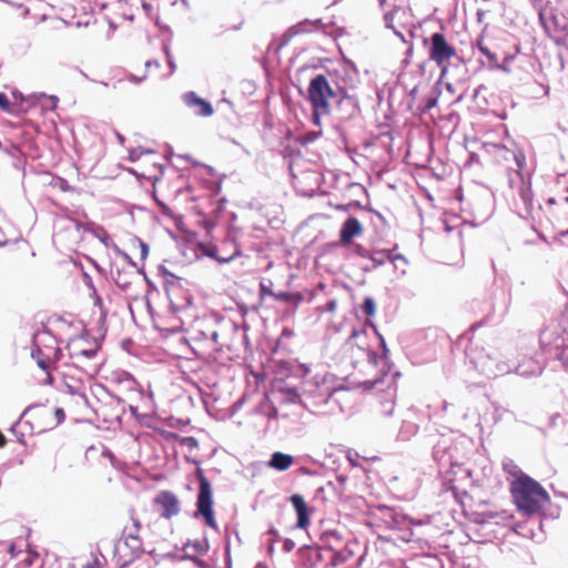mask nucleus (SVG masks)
I'll return each mask as SVG.
<instances>
[{"instance_id": "1", "label": "nucleus", "mask_w": 568, "mask_h": 568, "mask_svg": "<svg viewBox=\"0 0 568 568\" xmlns=\"http://www.w3.org/2000/svg\"><path fill=\"white\" fill-rule=\"evenodd\" d=\"M510 493L517 508L528 516L539 514L549 500L545 488L529 476L514 479L510 484Z\"/></svg>"}, {"instance_id": "2", "label": "nucleus", "mask_w": 568, "mask_h": 568, "mask_svg": "<svg viewBox=\"0 0 568 568\" xmlns=\"http://www.w3.org/2000/svg\"><path fill=\"white\" fill-rule=\"evenodd\" d=\"M32 357L38 366L47 373V381L52 383V371H59L58 365L62 352L57 338L48 331L39 332L33 337Z\"/></svg>"}, {"instance_id": "3", "label": "nucleus", "mask_w": 568, "mask_h": 568, "mask_svg": "<svg viewBox=\"0 0 568 568\" xmlns=\"http://www.w3.org/2000/svg\"><path fill=\"white\" fill-rule=\"evenodd\" d=\"M335 98L336 93L324 74H317L310 81L306 99L311 104L315 124L321 123V116L331 113L332 100Z\"/></svg>"}, {"instance_id": "4", "label": "nucleus", "mask_w": 568, "mask_h": 568, "mask_svg": "<svg viewBox=\"0 0 568 568\" xmlns=\"http://www.w3.org/2000/svg\"><path fill=\"white\" fill-rule=\"evenodd\" d=\"M23 416L36 433H44L59 426L65 418L63 408L47 404L28 407Z\"/></svg>"}, {"instance_id": "5", "label": "nucleus", "mask_w": 568, "mask_h": 568, "mask_svg": "<svg viewBox=\"0 0 568 568\" xmlns=\"http://www.w3.org/2000/svg\"><path fill=\"white\" fill-rule=\"evenodd\" d=\"M343 355L354 367L364 362L372 364L377 362V354L372 351L365 329L352 332L343 346Z\"/></svg>"}, {"instance_id": "6", "label": "nucleus", "mask_w": 568, "mask_h": 568, "mask_svg": "<svg viewBox=\"0 0 568 568\" xmlns=\"http://www.w3.org/2000/svg\"><path fill=\"white\" fill-rule=\"evenodd\" d=\"M196 477L200 485L196 497L195 517L203 518L206 526L217 530L219 526L213 510L214 500L211 483L201 468L196 469Z\"/></svg>"}, {"instance_id": "7", "label": "nucleus", "mask_w": 568, "mask_h": 568, "mask_svg": "<svg viewBox=\"0 0 568 568\" xmlns=\"http://www.w3.org/2000/svg\"><path fill=\"white\" fill-rule=\"evenodd\" d=\"M428 55L432 61L440 69V77H445L453 59L458 58L457 50L449 44L446 37L436 32L429 38Z\"/></svg>"}, {"instance_id": "8", "label": "nucleus", "mask_w": 568, "mask_h": 568, "mask_svg": "<svg viewBox=\"0 0 568 568\" xmlns=\"http://www.w3.org/2000/svg\"><path fill=\"white\" fill-rule=\"evenodd\" d=\"M192 348L199 357L217 361L219 354L222 352V344L219 342L216 331H210L209 334L197 331L192 336Z\"/></svg>"}, {"instance_id": "9", "label": "nucleus", "mask_w": 568, "mask_h": 568, "mask_svg": "<svg viewBox=\"0 0 568 568\" xmlns=\"http://www.w3.org/2000/svg\"><path fill=\"white\" fill-rule=\"evenodd\" d=\"M153 505L161 511V516L171 519L180 513V501L175 494L169 490L160 491L153 499Z\"/></svg>"}, {"instance_id": "10", "label": "nucleus", "mask_w": 568, "mask_h": 568, "mask_svg": "<svg viewBox=\"0 0 568 568\" xmlns=\"http://www.w3.org/2000/svg\"><path fill=\"white\" fill-rule=\"evenodd\" d=\"M141 527L140 520L132 516L131 525H126L122 532L124 544L132 549L134 556L142 551V540L139 536Z\"/></svg>"}, {"instance_id": "11", "label": "nucleus", "mask_w": 568, "mask_h": 568, "mask_svg": "<svg viewBox=\"0 0 568 568\" xmlns=\"http://www.w3.org/2000/svg\"><path fill=\"white\" fill-rule=\"evenodd\" d=\"M184 103L193 110V113L197 116H211L214 113L212 104L197 97L193 91L186 92L183 95Z\"/></svg>"}, {"instance_id": "12", "label": "nucleus", "mask_w": 568, "mask_h": 568, "mask_svg": "<svg viewBox=\"0 0 568 568\" xmlns=\"http://www.w3.org/2000/svg\"><path fill=\"white\" fill-rule=\"evenodd\" d=\"M363 231L364 229L356 217H348L343 223L339 232V241L342 245L348 246L353 242L354 237L362 235Z\"/></svg>"}, {"instance_id": "13", "label": "nucleus", "mask_w": 568, "mask_h": 568, "mask_svg": "<svg viewBox=\"0 0 568 568\" xmlns=\"http://www.w3.org/2000/svg\"><path fill=\"white\" fill-rule=\"evenodd\" d=\"M298 558L303 568H315L323 561V549L315 546H305L298 550Z\"/></svg>"}, {"instance_id": "14", "label": "nucleus", "mask_w": 568, "mask_h": 568, "mask_svg": "<svg viewBox=\"0 0 568 568\" xmlns=\"http://www.w3.org/2000/svg\"><path fill=\"white\" fill-rule=\"evenodd\" d=\"M320 26V21H311V20H304L302 22L296 23L295 26H292L286 30V32L282 36V45L287 44L293 38L310 33L314 31Z\"/></svg>"}, {"instance_id": "15", "label": "nucleus", "mask_w": 568, "mask_h": 568, "mask_svg": "<svg viewBox=\"0 0 568 568\" xmlns=\"http://www.w3.org/2000/svg\"><path fill=\"white\" fill-rule=\"evenodd\" d=\"M296 514L298 528L305 529L310 525V509L303 496L294 494L290 498Z\"/></svg>"}, {"instance_id": "16", "label": "nucleus", "mask_w": 568, "mask_h": 568, "mask_svg": "<svg viewBox=\"0 0 568 568\" xmlns=\"http://www.w3.org/2000/svg\"><path fill=\"white\" fill-rule=\"evenodd\" d=\"M293 463L294 458L292 455L284 454L282 452H275L272 454L271 459L267 462V466L278 471H285L293 465Z\"/></svg>"}, {"instance_id": "17", "label": "nucleus", "mask_w": 568, "mask_h": 568, "mask_svg": "<svg viewBox=\"0 0 568 568\" xmlns=\"http://www.w3.org/2000/svg\"><path fill=\"white\" fill-rule=\"evenodd\" d=\"M84 344L85 339L81 337L71 339L67 345L70 356L78 357L79 355H83L85 357H93L95 355V351L84 348Z\"/></svg>"}, {"instance_id": "18", "label": "nucleus", "mask_w": 568, "mask_h": 568, "mask_svg": "<svg viewBox=\"0 0 568 568\" xmlns=\"http://www.w3.org/2000/svg\"><path fill=\"white\" fill-rule=\"evenodd\" d=\"M262 293L272 296L276 301L294 303L297 304L302 301V295L300 293H288V292H278L275 293L271 290H267L265 286H262Z\"/></svg>"}, {"instance_id": "19", "label": "nucleus", "mask_w": 568, "mask_h": 568, "mask_svg": "<svg viewBox=\"0 0 568 568\" xmlns=\"http://www.w3.org/2000/svg\"><path fill=\"white\" fill-rule=\"evenodd\" d=\"M503 470L515 479H519L523 476H527L523 473L520 467L513 459H505L503 462Z\"/></svg>"}, {"instance_id": "20", "label": "nucleus", "mask_w": 568, "mask_h": 568, "mask_svg": "<svg viewBox=\"0 0 568 568\" xmlns=\"http://www.w3.org/2000/svg\"><path fill=\"white\" fill-rule=\"evenodd\" d=\"M185 548L189 551H192L194 555H204L209 550V544L205 539L190 541L186 544Z\"/></svg>"}, {"instance_id": "21", "label": "nucleus", "mask_w": 568, "mask_h": 568, "mask_svg": "<svg viewBox=\"0 0 568 568\" xmlns=\"http://www.w3.org/2000/svg\"><path fill=\"white\" fill-rule=\"evenodd\" d=\"M520 196L527 209H529L532 204V192L530 190V186L526 185L524 182L521 183L520 186Z\"/></svg>"}, {"instance_id": "22", "label": "nucleus", "mask_w": 568, "mask_h": 568, "mask_svg": "<svg viewBox=\"0 0 568 568\" xmlns=\"http://www.w3.org/2000/svg\"><path fill=\"white\" fill-rule=\"evenodd\" d=\"M362 310L365 315L367 316H374L375 314V302L372 297H366L364 300V303L362 305Z\"/></svg>"}, {"instance_id": "23", "label": "nucleus", "mask_w": 568, "mask_h": 568, "mask_svg": "<svg viewBox=\"0 0 568 568\" xmlns=\"http://www.w3.org/2000/svg\"><path fill=\"white\" fill-rule=\"evenodd\" d=\"M94 308H98L99 312V322H104L106 317V311L103 307L102 298L100 296H95L94 298Z\"/></svg>"}, {"instance_id": "24", "label": "nucleus", "mask_w": 568, "mask_h": 568, "mask_svg": "<svg viewBox=\"0 0 568 568\" xmlns=\"http://www.w3.org/2000/svg\"><path fill=\"white\" fill-rule=\"evenodd\" d=\"M481 53L487 57V59L489 60V62L493 65H497L498 64L497 54L491 52L487 47L486 48H481Z\"/></svg>"}, {"instance_id": "25", "label": "nucleus", "mask_w": 568, "mask_h": 568, "mask_svg": "<svg viewBox=\"0 0 568 568\" xmlns=\"http://www.w3.org/2000/svg\"><path fill=\"white\" fill-rule=\"evenodd\" d=\"M10 108H11V103H10L8 97L3 92H0V109L3 111H9Z\"/></svg>"}, {"instance_id": "26", "label": "nucleus", "mask_w": 568, "mask_h": 568, "mask_svg": "<svg viewBox=\"0 0 568 568\" xmlns=\"http://www.w3.org/2000/svg\"><path fill=\"white\" fill-rule=\"evenodd\" d=\"M83 568H102L98 558L90 559Z\"/></svg>"}, {"instance_id": "27", "label": "nucleus", "mask_w": 568, "mask_h": 568, "mask_svg": "<svg viewBox=\"0 0 568 568\" xmlns=\"http://www.w3.org/2000/svg\"><path fill=\"white\" fill-rule=\"evenodd\" d=\"M295 547V544L293 540L291 539H285L284 542H283V548L286 552H290L294 549Z\"/></svg>"}, {"instance_id": "28", "label": "nucleus", "mask_w": 568, "mask_h": 568, "mask_svg": "<svg viewBox=\"0 0 568 568\" xmlns=\"http://www.w3.org/2000/svg\"><path fill=\"white\" fill-rule=\"evenodd\" d=\"M332 565L333 566H337L341 564V552H334L333 556H332ZM345 558L342 559V561H344Z\"/></svg>"}, {"instance_id": "29", "label": "nucleus", "mask_w": 568, "mask_h": 568, "mask_svg": "<svg viewBox=\"0 0 568 568\" xmlns=\"http://www.w3.org/2000/svg\"><path fill=\"white\" fill-rule=\"evenodd\" d=\"M436 103H437V99L432 98L427 101L425 109L429 110V109L434 108L436 105Z\"/></svg>"}, {"instance_id": "30", "label": "nucleus", "mask_w": 568, "mask_h": 568, "mask_svg": "<svg viewBox=\"0 0 568 568\" xmlns=\"http://www.w3.org/2000/svg\"><path fill=\"white\" fill-rule=\"evenodd\" d=\"M326 310L328 312H334L336 310V302L335 301H329L327 304H326Z\"/></svg>"}, {"instance_id": "31", "label": "nucleus", "mask_w": 568, "mask_h": 568, "mask_svg": "<svg viewBox=\"0 0 568 568\" xmlns=\"http://www.w3.org/2000/svg\"><path fill=\"white\" fill-rule=\"evenodd\" d=\"M152 65H154L155 68H159V63L156 61H154V62L153 61H146L145 62V67L146 68H150Z\"/></svg>"}, {"instance_id": "32", "label": "nucleus", "mask_w": 568, "mask_h": 568, "mask_svg": "<svg viewBox=\"0 0 568 568\" xmlns=\"http://www.w3.org/2000/svg\"><path fill=\"white\" fill-rule=\"evenodd\" d=\"M562 361L568 366V349L562 353Z\"/></svg>"}, {"instance_id": "33", "label": "nucleus", "mask_w": 568, "mask_h": 568, "mask_svg": "<svg viewBox=\"0 0 568 568\" xmlns=\"http://www.w3.org/2000/svg\"><path fill=\"white\" fill-rule=\"evenodd\" d=\"M477 48L479 49L480 52H481V48H486V45L481 39L477 40Z\"/></svg>"}, {"instance_id": "34", "label": "nucleus", "mask_w": 568, "mask_h": 568, "mask_svg": "<svg viewBox=\"0 0 568 568\" xmlns=\"http://www.w3.org/2000/svg\"><path fill=\"white\" fill-rule=\"evenodd\" d=\"M6 445V437L4 435L0 432V448L3 447Z\"/></svg>"}, {"instance_id": "35", "label": "nucleus", "mask_w": 568, "mask_h": 568, "mask_svg": "<svg viewBox=\"0 0 568 568\" xmlns=\"http://www.w3.org/2000/svg\"><path fill=\"white\" fill-rule=\"evenodd\" d=\"M546 203L548 206H552L554 204H556V200L554 197H549Z\"/></svg>"}, {"instance_id": "36", "label": "nucleus", "mask_w": 568, "mask_h": 568, "mask_svg": "<svg viewBox=\"0 0 568 568\" xmlns=\"http://www.w3.org/2000/svg\"><path fill=\"white\" fill-rule=\"evenodd\" d=\"M141 247H142V254H145L148 252L146 245L142 243Z\"/></svg>"}, {"instance_id": "37", "label": "nucleus", "mask_w": 568, "mask_h": 568, "mask_svg": "<svg viewBox=\"0 0 568 568\" xmlns=\"http://www.w3.org/2000/svg\"><path fill=\"white\" fill-rule=\"evenodd\" d=\"M221 261L227 262V261H230V258H221Z\"/></svg>"}, {"instance_id": "38", "label": "nucleus", "mask_w": 568, "mask_h": 568, "mask_svg": "<svg viewBox=\"0 0 568 568\" xmlns=\"http://www.w3.org/2000/svg\"><path fill=\"white\" fill-rule=\"evenodd\" d=\"M385 0H381V2H384Z\"/></svg>"}]
</instances>
